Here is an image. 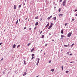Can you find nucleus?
I'll list each match as a JSON object with an SVG mask.
<instances>
[{
    "label": "nucleus",
    "mask_w": 77,
    "mask_h": 77,
    "mask_svg": "<svg viewBox=\"0 0 77 77\" xmlns=\"http://www.w3.org/2000/svg\"><path fill=\"white\" fill-rule=\"evenodd\" d=\"M50 25V23H49V22H48V24H47V25L45 27H48V26H49V25Z\"/></svg>",
    "instance_id": "39448f33"
},
{
    "label": "nucleus",
    "mask_w": 77,
    "mask_h": 77,
    "mask_svg": "<svg viewBox=\"0 0 77 77\" xmlns=\"http://www.w3.org/2000/svg\"><path fill=\"white\" fill-rule=\"evenodd\" d=\"M45 46H47V44H45Z\"/></svg>",
    "instance_id": "37998d69"
},
{
    "label": "nucleus",
    "mask_w": 77,
    "mask_h": 77,
    "mask_svg": "<svg viewBox=\"0 0 77 77\" xmlns=\"http://www.w3.org/2000/svg\"><path fill=\"white\" fill-rule=\"evenodd\" d=\"M55 6H57V4H55Z\"/></svg>",
    "instance_id": "6e6d98bb"
},
{
    "label": "nucleus",
    "mask_w": 77,
    "mask_h": 77,
    "mask_svg": "<svg viewBox=\"0 0 77 77\" xmlns=\"http://www.w3.org/2000/svg\"><path fill=\"white\" fill-rule=\"evenodd\" d=\"M38 22H36L35 25L36 26H38Z\"/></svg>",
    "instance_id": "ddd939ff"
},
{
    "label": "nucleus",
    "mask_w": 77,
    "mask_h": 77,
    "mask_svg": "<svg viewBox=\"0 0 77 77\" xmlns=\"http://www.w3.org/2000/svg\"><path fill=\"white\" fill-rule=\"evenodd\" d=\"M49 63H51V61H49Z\"/></svg>",
    "instance_id": "603ef678"
},
{
    "label": "nucleus",
    "mask_w": 77,
    "mask_h": 77,
    "mask_svg": "<svg viewBox=\"0 0 77 77\" xmlns=\"http://www.w3.org/2000/svg\"><path fill=\"white\" fill-rule=\"evenodd\" d=\"M61 50V51H62V49Z\"/></svg>",
    "instance_id": "774afa93"
},
{
    "label": "nucleus",
    "mask_w": 77,
    "mask_h": 77,
    "mask_svg": "<svg viewBox=\"0 0 77 77\" xmlns=\"http://www.w3.org/2000/svg\"><path fill=\"white\" fill-rule=\"evenodd\" d=\"M53 5H54V4H55V2H53Z\"/></svg>",
    "instance_id": "a18cd8bd"
},
{
    "label": "nucleus",
    "mask_w": 77,
    "mask_h": 77,
    "mask_svg": "<svg viewBox=\"0 0 77 77\" xmlns=\"http://www.w3.org/2000/svg\"><path fill=\"white\" fill-rule=\"evenodd\" d=\"M3 58H2L1 59V60L2 61H3Z\"/></svg>",
    "instance_id": "f704fd0d"
},
{
    "label": "nucleus",
    "mask_w": 77,
    "mask_h": 77,
    "mask_svg": "<svg viewBox=\"0 0 77 77\" xmlns=\"http://www.w3.org/2000/svg\"><path fill=\"white\" fill-rule=\"evenodd\" d=\"M66 0H64L63 2V3L62 4V5L63 6H65V3H66Z\"/></svg>",
    "instance_id": "f257e3e1"
},
{
    "label": "nucleus",
    "mask_w": 77,
    "mask_h": 77,
    "mask_svg": "<svg viewBox=\"0 0 77 77\" xmlns=\"http://www.w3.org/2000/svg\"><path fill=\"white\" fill-rule=\"evenodd\" d=\"M20 45H18L17 47V48H18V47H20Z\"/></svg>",
    "instance_id": "4be33fe9"
},
{
    "label": "nucleus",
    "mask_w": 77,
    "mask_h": 77,
    "mask_svg": "<svg viewBox=\"0 0 77 77\" xmlns=\"http://www.w3.org/2000/svg\"><path fill=\"white\" fill-rule=\"evenodd\" d=\"M41 51H42V50H41Z\"/></svg>",
    "instance_id": "680f3d73"
},
{
    "label": "nucleus",
    "mask_w": 77,
    "mask_h": 77,
    "mask_svg": "<svg viewBox=\"0 0 77 77\" xmlns=\"http://www.w3.org/2000/svg\"><path fill=\"white\" fill-rule=\"evenodd\" d=\"M19 22H20V19H19Z\"/></svg>",
    "instance_id": "49530a36"
},
{
    "label": "nucleus",
    "mask_w": 77,
    "mask_h": 77,
    "mask_svg": "<svg viewBox=\"0 0 77 77\" xmlns=\"http://www.w3.org/2000/svg\"><path fill=\"white\" fill-rule=\"evenodd\" d=\"M66 73H68L69 72V71H66Z\"/></svg>",
    "instance_id": "bb28decb"
},
{
    "label": "nucleus",
    "mask_w": 77,
    "mask_h": 77,
    "mask_svg": "<svg viewBox=\"0 0 77 77\" xmlns=\"http://www.w3.org/2000/svg\"><path fill=\"white\" fill-rule=\"evenodd\" d=\"M27 1V0H25V2H26Z\"/></svg>",
    "instance_id": "69168bd1"
},
{
    "label": "nucleus",
    "mask_w": 77,
    "mask_h": 77,
    "mask_svg": "<svg viewBox=\"0 0 77 77\" xmlns=\"http://www.w3.org/2000/svg\"><path fill=\"white\" fill-rule=\"evenodd\" d=\"M69 52H68L67 53V54H69Z\"/></svg>",
    "instance_id": "58836bf2"
},
{
    "label": "nucleus",
    "mask_w": 77,
    "mask_h": 77,
    "mask_svg": "<svg viewBox=\"0 0 77 77\" xmlns=\"http://www.w3.org/2000/svg\"><path fill=\"white\" fill-rule=\"evenodd\" d=\"M35 19H38V16H37L35 17Z\"/></svg>",
    "instance_id": "412c9836"
},
{
    "label": "nucleus",
    "mask_w": 77,
    "mask_h": 77,
    "mask_svg": "<svg viewBox=\"0 0 77 77\" xmlns=\"http://www.w3.org/2000/svg\"><path fill=\"white\" fill-rule=\"evenodd\" d=\"M51 71H52V72H53V71H54V69H52L51 70Z\"/></svg>",
    "instance_id": "7c9ffc66"
},
{
    "label": "nucleus",
    "mask_w": 77,
    "mask_h": 77,
    "mask_svg": "<svg viewBox=\"0 0 77 77\" xmlns=\"http://www.w3.org/2000/svg\"><path fill=\"white\" fill-rule=\"evenodd\" d=\"M52 41H54V40H53V39H52L51 40Z\"/></svg>",
    "instance_id": "8fccbe9b"
},
{
    "label": "nucleus",
    "mask_w": 77,
    "mask_h": 77,
    "mask_svg": "<svg viewBox=\"0 0 77 77\" xmlns=\"http://www.w3.org/2000/svg\"><path fill=\"white\" fill-rule=\"evenodd\" d=\"M74 45V43H73L72 45H71V47H72Z\"/></svg>",
    "instance_id": "4468645a"
},
{
    "label": "nucleus",
    "mask_w": 77,
    "mask_h": 77,
    "mask_svg": "<svg viewBox=\"0 0 77 77\" xmlns=\"http://www.w3.org/2000/svg\"><path fill=\"white\" fill-rule=\"evenodd\" d=\"M17 66V64H16V66Z\"/></svg>",
    "instance_id": "bf43d9fd"
},
{
    "label": "nucleus",
    "mask_w": 77,
    "mask_h": 77,
    "mask_svg": "<svg viewBox=\"0 0 77 77\" xmlns=\"http://www.w3.org/2000/svg\"><path fill=\"white\" fill-rule=\"evenodd\" d=\"M39 77V75H38L36 77Z\"/></svg>",
    "instance_id": "13d9d810"
},
{
    "label": "nucleus",
    "mask_w": 77,
    "mask_h": 77,
    "mask_svg": "<svg viewBox=\"0 0 77 77\" xmlns=\"http://www.w3.org/2000/svg\"><path fill=\"white\" fill-rule=\"evenodd\" d=\"M42 20V19H40V21H41V20Z\"/></svg>",
    "instance_id": "5fc2aeb1"
},
{
    "label": "nucleus",
    "mask_w": 77,
    "mask_h": 77,
    "mask_svg": "<svg viewBox=\"0 0 77 77\" xmlns=\"http://www.w3.org/2000/svg\"><path fill=\"white\" fill-rule=\"evenodd\" d=\"M24 74L26 75H27V73L26 72H24Z\"/></svg>",
    "instance_id": "b1692460"
},
{
    "label": "nucleus",
    "mask_w": 77,
    "mask_h": 77,
    "mask_svg": "<svg viewBox=\"0 0 77 77\" xmlns=\"http://www.w3.org/2000/svg\"><path fill=\"white\" fill-rule=\"evenodd\" d=\"M62 15H63L62 14H59V16H62Z\"/></svg>",
    "instance_id": "393cba45"
},
{
    "label": "nucleus",
    "mask_w": 77,
    "mask_h": 77,
    "mask_svg": "<svg viewBox=\"0 0 77 77\" xmlns=\"http://www.w3.org/2000/svg\"><path fill=\"white\" fill-rule=\"evenodd\" d=\"M52 18V16H51L50 17L48 18L47 19L50 20V18Z\"/></svg>",
    "instance_id": "423d86ee"
},
{
    "label": "nucleus",
    "mask_w": 77,
    "mask_h": 77,
    "mask_svg": "<svg viewBox=\"0 0 77 77\" xmlns=\"http://www.w3.org/2000/svg\"><path fill=\"white\" fill-rule=\"evenodd\" d=\"M44 35H43L41 37V38L42 39H43L44 38Z\"/></svg>",
    "instance_id": "2eb2a0df"
},
{
    "label": "nucleus",
    "mask_w": 77,
    "mask_h": 77,
    "mask_svg": "<svg viewBox=\"0 0 77 77\" xmlns=\"http://www.w3.org/2000/svg\"><path fill=\"white\" fill-rule=\"evenodd\" d=\"M29 30H32V28H30L29 29Z\"/></svg>",
    "instance_id": "473e14b6"
},
{
    "label": "nucleus",
    "mask_w": 77,
    "mask_h": 77,
    "mask_svg": "<svg viewBox=\"0 0 77 77\" xmlns=\"http://www.w3.org/2000/svg\"><path fill=\"white\" fill-rule=\"evenodd\" d=\"M72 54H70V56H71Z\"/></svg>",
    "instance_id": "3c124183"
},
{
    "label": "nucleus",
    "mask_w": 77,
    "mask_h": 77,
    "mask_svg": "<svg viewBox=\"0 0 77 77\" xmlns=\"http://www.w3.org/2000/svg\"><path fill=\"white\" fill-rule=\"evenodd\" d=\"M73 63V62L72 61V62H70V63Z\"/></svg>",
    "instance_id": "e433bc0d"
},
{
    "label": "nucleus",
    "mask_w": 77,
    "mask_h": 77,
    "mask_svg": "<svg viewBox=\"0 0 77 77\" xmlns=\"http://www.w3.org/2000/svg\"><path fill=\"white\" fill-rule=\"evenodd\" d=\"M60 11H61V9L59 8V10H58L59 12H60Z\"/></svg>",
    "instance_id": "aec40b11"
},
{
    "label": "nucleus",
    "mask_w": 77,
    "mask_h": 77,
    "mask_svg": "<svg viewBox=\"0 0 77 77\" xmlns=\"http://www.w3.org/2000/svg\"><path fill=\"white\" fill-rule=\"evenodd\" d=\"M72 34V32H69V33H68L67 35V36L68 37H71V34Z\"/></svg>",
    "instance_id": "7ed1b4c3"
},
{
    "label": "nucleus",
    "mask_w": 77,
    "mask_h": 77,
    "mask_svg": "<svg viewBox=\"0 0 77 77\" xmlns=\"http://www.w3.org/2000/svg\"><path fill=\"white\" fill-rule=\"evenodd\" d=\"M65 35H61V38H65Z\"/></svg>",
    "instance_id": "9b49d317"
},
{
    "label": "nucleus",
    "mask_w": 77,
    "mask_h": 77,
    "mask_svg": "<svg viewBox=\"0 0 77 77\" xmlns=\"http://www.w3.org/2000/svg\"><path fill=\"white\" fill-rule=\"evenodd\" d=\"M23 5L24 6L25 5V3H23Z\"/></svg>",
    "instance_id": "864d4df0"
},
{
    "label": "nucleus",
    "mask_w": 77,
    "mask_h": 77,
    "mask_svg": "<svg viewBox=\"0 0 77 77\" xmlns=\"http://www.w3.org/2000/svg\"><path fill=\"white\" fill-rule=\"evenodd\" d=\"M74 20H75L74 19H72V21H74Z\"/></svg>",
    "instance_id": "2f4dec72"
},
{
    "label": "nucleus",
    "mask_w": 77,
    "mask_h": 77,
    "mask_svg": "<svg viewBox=\"0 0 77 77\" xmlns=\"http://www.w3.org/2000/svg\"><path fill=\"white\" fill-rule=\"evenodd\" d=\"M35 49V48H33V49H31V52H33V51L34 49Z\"/></svg>",
    "instance_id": "9d476101"
},
{
    "label": "nucleus",
    "mask_w": 77,
    "mask_h": 77,
    "mask_svg": "<svg viewBox=\"0 0 77 77\" xmlns=\"http://www.w3.org/2000/svg\"><path fill=\"white\" fill-rule=\"evenodd\" d=\"M52 26H53V23H51V24L50 26H49V27L48 29V30H49V29H51V27H52Z\"/></svg>",
    "instance_id": "f03ea898"
},
{
    "label": "nucleus",
    "mask_w": 77,
    "mask_h": 77,
    "mask_svg": "<svg viewBox=\"0 0 77 77\" xmlns=\"http://www.w3.org/2000/svg\"><path fill=\"white\" fill-rule=\"evenodd\" d=\"M41 33H42V31H41L40 34H41Z\"/></svg>",
    "instance_id": "c9c22d12"
},
{
    "label": "nucleus",
    "mask_w": 77,
    "mask_h": 77,
    "mask_svg": "<svg viewBox=\"0 0 77 77\" xmlns=\"http://www.w3.org/2000/svg\"><path fill=\"white\" fill-rule=\"evenodd\" d=\"M75 12H77V9L75 10Z\"/></svg>",
    "instance_id": "4c0bfd02"
},
{
    "label": "nucleus",
    "mask_w": 77,
    "mask_h": 77,
    "mask_svg": "<svg viewBox=\"0 0 77 77\" xmlns=\"http://www.w3.org/2000/svg\"><path fill=\"white\" fill-rule=\"evenodd\" d=\"M14 10H15V9H16V5H14Z\"/></svg>",
    "instance_id": "f8f14e48"
},
{
    "label": "nucleus",
    "mask_w": 77,
    "mask_h": 77,
    "mask_svg": "<svg viewBox=\"0 0 77 77\" xmlns=\"http://www.w3.org/2000/svg\"><path fill=\"white\" fill-rule=\"evenodd\" d=\"M64 46L65 47H68V45H64Z\"/></svg>",
    "instance_id": "a211bd4d"
},
{
    "label": "nucleus",
    "mask_w": 77,
    "mask_h": 77,
    "mask_svg": "<svg viewBox=\"0 0 77 77\" xmlns=\"http://www.w3.org/2000/svg\"><path fill=\"white\" fill-rule=\"evenodd\" d=\"M52 19L54 20H54H56V17H54Z\"/></svg>",
    "instance_id": "1a4fd4ad"
},
{
    "label": "nucleus",
    "mask_w": 77,
    "mask_h": 77,
    "mask_svg": "<svg viewBox=\"0 0 77 77\" xmlns=\"http://www.w3.org/2000/svg\"><path fill=\"white\" fill-rule=\"evenodd\" d=\"M24 65H26V63H25V62H26V61H25V60H24Z\"/></svg>",
    "instance_id": "5701e85b"
},
{
    "label": "nucleus",
    "mask_w": 77,
    "mask_h": 77,
    "mask_svg": "<svg viewBox=\"0 0 77 77\" xmlns=\"http://www.w3.org/2000/svg\"><path fill=\"white\" fill-rule=\"evenodd\" d=\"M61 68H62V71H63V66H61Z\"/></svg>",
    "instance_id": "c756f323"
},
{
    "label": "nucleus",
    "mask_w": 77,
    "mask_h": 77,
    "mask_svg": "<svg viewBox=\"0 0 77 77\" xmlns=\"http://www.w3.org/2000/svg\"><path fill=\"white\" fill-rule=\"evenodd\" d=\"M15 47H16V45L15 44H14L13 45V47L14 48H15Z\"/></svg>",
    "instance_id": "0eeeda50"
},
{
    "label": "nucleus",
    "mask_w": 77,
    "mask_h": 77,
    "mask_svg": "<svg viewBox=\"0 0 77 77\" xmlns=\"http://www.w3.org/2000/svg\"><path fill=\"white\" fill-rule=\"evenodd\" d=\"M29 20H30V19H28V21H29Z\"/></svg>",
    "instance_id": "e2e57ef3"
},
{
    "label": "nucleus",
    "mask_w": 77,
    "mask_h": 77,
    "mask_svg": "<svg viewBox=\"0 0 77 77\" xmlns=\"http://www.w3.org/2000/svg\"><path fill=\"white\" fill-rule=\"evenodd\" d=\"M68 47H69V44H68Z\"/></svg>",
    "instance_id": "09e8293b"
},
{
    "label": "nucleus",
    "mask_w": 77,
    "mask_h": 77,
    "mask_svg": "<svg viewBox=\"0 0 77 77\" xmlns=\"http://www.w3.org/2000/svg\"><path fill=\"white\" fill-rule=\"evenodd\" d=\"M23 76H25V75L24 74H23Z\"/></svg>",
    "instance_id": "ea45409f"
},
{
    "label": "nucleus",
    "mask_w": 77,
    "mask_h": 77,
    "mask_svg": "<svg viewBox=\"0 0 77 77\" xmlns=\"http://www.w3.org/2000/svg\"><path fill=\"white\" fill-rule=\"evenodd\" d=\"M61 33L62 34H63V29H62L61 31Z\"/></svg>",
    "instance_id": "6e6552de"
},
{
    "label": "nucleus",
    "mask_w": 77,
    "mask_h": 77,
    "mask_svg": "<svg viewBox=\"0 0 77 77\" xmlns=\"http://www.w3.org/2000/svg\"><path fill=\"white\" fill-rule=\"evenodd\" d=\"M44 55H45V53H44Z\"/></svg>",
    "instance_id": "052dcab7"
},
{
    "label": "nucleus",
    "mask_w": 77,
    "mask_h": 77,
    "mask_svg": "<svg viewBox=\"0 0 77 77\" xmlns=\"http://www.w3.org/2000/svg\"><path fill=\"white\" fill-rule=\"evenodd\" d=\"M67 25H68V23H66L65 24V26H67Z\"/></svg>",
    "instance_id": "a878e982"
},
{
    "label": "nucleus",
    "mask_w": 77,
    "mask_h": 77,
    "mask_svg": "<svg viewBox=\"0 0 77 77\" xmlns=\"http://www.w3.org/2000/svg\"><path fill=\"white\" fill-rule=\"evenodd\" d=\"M54 8H56V7H54Z\"/></svg>",
    "instance_id": "0e129e2a"
},
{
    "label": "nucleus",
    "mask_w": 77,
    "mask_h": 77,
    "mask_svg": "<svg viewBox=\"0 0 77 77\" xmlns=\"http://www.w3.org/2000/svg\"><path fill=\"white\" fill-rule=\"evenodd\" d=\"M21 4H20L19 5V8H21Z\"/></svg>",
    "instance_id": "dca6fc26"
},
{
    "label": "nucleus",
    "mask_w": 77,
    "mask_h": 77,
    "mask_svg": "<svg viewBox=\"0 0 77 77\" xmlns=\"http://www.w3.org/2000/svg\"><path fill=\"white\" fill-rule=\"evenodd\" d=\"M26 27H25L24 28V30H25V29H26Z\"/></svg>",
    "instance_id": "c03bdc74"
},
{
    "label": "nucleus",
    "mask_w": 77,
    "mask_h": 77,
    "mask_svg": "<svg viewBox=\"0 0 77 77\" xmlns=\"http://www.w3.org/2000/svg\"><path fill=\"white\" fill-rule=\"evenodd\" d=\"M30 43H29L27 45L28 46H29V45H30Z\"/></svg>",
    "instance_id": "6ab92c4d"
},
{
    "label": "nucleus",
    "mask_w": 77,
    "mask_h": 77,
    "mask_svg": "<svg viewBox=\"0 0 77 77\" xmlns=\"http://www.w3.org/2000/svg\"><path fill=\"white\" fill-rule=\"evenodd\" d=\"M34 59V57H32V58L31 59V60H32V59Z\"/></svg>",
    "instance_id": "cd10ccee"
},
{
    "label": "nucleus",
    "mask_w": 77,
    "mask_h": 77,
    "mask_svg": "<svg viewBox=\"0 0 77 77\" xmlns=\"http://www.w3.org/2000/svg\"><path fill=\"white\" fill-rule=\"evenodd\" d=\"M25 20H27V18H26L25 19Z\"/></svg>",
    "instance_id": "4d7b16f0"
},
{
    "label": "nucleus",
    "mask_w": 77,
    "mask_h": 77,
    "mask_svg": "<svg viewBox=\"0 0 77 77\" xmlns=\"http://www.w3.org/2000/svg\"><path fill=\"white\" fill-rule=\"evenodd\" d=\"M18 20H17L16 22V24H18Z\"/></svg>",
    "instance_id": "f3484780"
},
{
    "label": "nucleus",
    "mask_w": 77,
    "mask_h": 77,
    "mask_svg": "<svg viewBox=\"0 0 77 77\" xmlns=\"http://www.w3.org/2000/svg\"><path fill=\"white\" fill-rule=\"evenodd\" d=\"M3 74H5V72H3Z\"/></svg>",
    "instance_id": "338daca9"
},
{
    "label": "nucleus",
    "mask_w": 77,
    "mask_h": 77,
    "mask_svg": "<svg viewBox=\"0 0 77 77\" xmlns=\"http://www.w3.org/2000/svg\"><path fill=\"white\" fill-rule=\"evenodd\" d=\"M49 36H50V35H51V34H50V33H49Z\"/></svg>",
    "instance_id": "79ce46f5"
},
{
    "label": "nucleus",
    "mask_w": 77,
    "mask_h": 77,
    "mask_svg": "<svg viewBox=\"0 0 77 77\" xmlns=\"http://www.w3.org/2000/svg\"><path fill=\"white\" fill-rule=\"evenodd\" d=\"M59 2H62V0H60Z\"/></svg>",
    "instance_id": "72a5a7b5"
},
{
    "label": "nucleus",
    "mask_w": 77,
    "mask_h": 77,
    "mask_svg": "<svg viewBox=\"0 0 77 77\" xmlns=\"http://www.w3.org/2000/svg\"><path fill=\"white\" fill-rule=\"evenodd\" d=\"M36 29V27H35L34 28V30H35V29Z\"/></svg>",
    "instance_id": "a19ab883"
},
{
    "label": "nucleus",
    "mask_w": 77,
    "mask_h": 77,
    "mask_svg": "<svg viewBox=\"0 0 77 77\" xmlns=\"http://www.w3.org/2000/svg\"><path fill=\"white\" fill-rule=\"evenodd\" d=\"M40 60V59L39 58H38L37 62L36 63V65H38V64H39V60Z\"/></svg>",
    "instance_id": "20e7f679"
},
{
    "label": "nucleus",
    "mask_w": 77,
    "mask_h": 77,
    "mask_svg": "<svg viewBox=\"0 0 77 77\" xmlns=\"http://www.w3.org/2000/svg\"><path fill=\"white\" fill-rule=\"evenodd\" d=\"M2 42L0 43V45H2Z\"/></svg>",
    "instance_id": "de8ad7c7"
},
{
    "label": "nucleus",
    "mask_w": 77,
    "mask_h": 77,
    "mask_svg": "<svg viewBox=\"0 0 77 77\" xmlns=\"http://www.w3.org/2000/svg\"><path fill=\"white\" fill-rule=\"evenodd\" d=\"M32 57L34 56V54H32Z\"/></svg>",
    "instance_id": "c85d7f7f"
}]
</instances>
